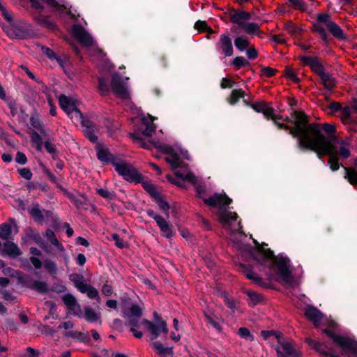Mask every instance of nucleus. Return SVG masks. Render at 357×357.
<instances>
[{"label":"nucleus","instance_id":"24","mask_svg":"<svg viewBox=\"0 0 357 357\" xmlns=\"http://www.w3.org/2000/svg\"><path fill=\"white\" fill-rule=\"evenodd\" d=\"M59 102L61 108L66 113L71 112L78 106V101L73 98L68 97L66 95L59 96Z\"/></svg>","mask_w":357,"mask_h":357},{"label":"nucleus","instance_id":"48","mask_svg":"<svg viewBox=\"0 0 357 357\" xmlns=\"http://www.w3.org/2000/svg\"><path fill=\"white\" fill-rule=\"evenodd\" d=\"M143 186L144 190L155 199L157 198V197H159L160 195V193L158 191L156 188L148 183H144Z\"/></svg>","mask_w":357,"mask_h":357},{"label":"nucleus","instance_id":"53","mask_svg":"<svg viewBox=\"0 0 357 357\" xmlns=\"http://www.w3.org/2000/svg\"><path fill=\"white\" fill-rule=\"evenodd\" d=\"M299 112H301V113H303L307 117V119L309 120L308 119V116L302 111H293L291 114H290V116H286L285 118H283L282 117V119L283 121H287V122H291L294 125V127H290V129L289 130V133L291 134V129H294L296 127V123H295V114L296 113H299Z\"/></svg>","mask_w":357,"mask_h":357},{"label":"nucleus","instance_id":"56","mask_svg":"<svg viewBox=\"0 0 357 357\" xmlns=\"http://www.w3.org/2000/svg\"><path fill=\"white\" fill-rule=\"evenodd\" d=\"M278 72L276 69L271 67H264L261 70V76L264 77H271Z\"/></svg>","mask_w":357,"mask_h":357},{"label":"nucleus","instance_id":"22","mask_svg":"<svg viewBox=\"0 0 357 357\" xmlns=\"http://www.w3.org/2000/svg\"><path fill=\"white\" fill-rule=\"evenodd\" d=\"M123 316L126 319L128 325L137 323V319L142 316V309L137 305H132L128 310L123 312Z\"/></svg>","mask_w":357,"mask_h":357},{"label":"nucleus","instance_id":"5","mask_svg":"<svg viewBox=\"0 0 357 357\" xmlns=\"http://www.w3.org/2000/svg\"><path fill=\"white\" fill-rule=\"evenodd\" d=\"M70 281H72L75 287L82 294H86L88 298L91 299H96L98 303H100V298L99 296L98 291L86 283L84 282L83 275L73 273L69 276Z\"/></svg>","mask_w":357,"mask_h":357},{"label":"nucleus","instance_id":"17","mask_svg":"<svg viewBox=\"0 0 357 357\" xmlns=\"http://www.w3.org/2000/svg\"><path fill=\"white\" fill-rule=\"evenodd\" d=\"M299 60L304 65L309 66L317 75L320 76L324 73V66L317 56H301L299 57Z\"/></svg>","mask_w":357,"mask_h":357},{"label":"nucleus","instance_id":"10","mask_svg":"<svg viewBox=\"0 0 357 357\" xmlns=\"http://www.w3.org/2000/svg\"><path fill=\"white\" fill-rule=\"evenodd\" d=\"M217 50L225 56H231L234 53L231 39L228 34H221L216 44Z\"/></svg>","mask_w":357,"mask_h":357},{"label":"nucleus","instance_id":"25","mask_svg":"<svg viewBox=\"0 0 357 357\" xmlns=\"http://www.w3.org/2000/svg\"><path fill=\"white\" fill-rule=\"evenodd\" d=\"M305 316L307 319L313 322L315 326H318L322 319V314L314 307H307L305 311Z\"/></svg>","mask_w":357,"mask_h":357},{"label":"nucleus","instance_id":"50","mask_svg":"<svg viewBox=\"0 0 357 357\" xmlns=\"http://www.w3.org/2000/svg\"><path fill=\"white\" fill-rule=\"evenodd\" d=\"M236 68H241L250 65V62L243 56H236L232 62Z\"/></svg>","mask_w":357,"mask_h":357},{"label":"nucleus","instance_id":"49","mask_svg":"<svg viewBox=\"0 0 357 357\" xmlns=\"http://www.w3.org/2000/svg\"><path fill=\"white\" fill-rule=\"evenodd\" d=\"M44 267L51 275H54L57 272L56 264L52 261L45 260L44 261Z\"/></svg>","mask_w":357,"mask_h":357},{"label":"nucleus","instance_id":"55","mask_svg":"<svg viewBox=\"0 0 357 357\" xmlns=\"http://www.w3.org/2000/svg\"><path fill=\"white\" fill-rule=\"evenodd\" d=\"M267 104L268 102L264 100L257 101L250 104V107L252 108L255 112L261 113Z\"/></svg>","mask_w":357,"mask_h":357},{"label":"nucleus","instance_id":"34","mask_svg":"<svg viewBox=\"0 0 357 357\" xmlns=\"http://www.w3.org/2000/svg\"><path fill=\"white\" fill-rule=\"evenodd\" d=\"M321 84L328 89H331L335 86V79L325 72L320 76Z\"/></svg>","mask_w":357,"mask_h":357},{"label":"nucleus","instance_id":"41","mask_svg":"<svg viewBox=\"0 0 357 357\" xmlns=\"http://www.w3.org/2000/svg\"><path fill=\"white\" fill-rule=\"evenodd\" d=\"M284 76L287 79L294 82V83H298L300 82V79L298 77L296 71L291 67H286L284 71Z\"/></svg>","mask_w":357,"mask_h":357},{"label":"nucleus","instance_id":"61","mask_svg":"<svg viewBox=\"0 0 357 357\" xmlns=\"http://www.w3.org/2000/svg\"><path fill=\"white\" fill-rule=\"evenodd\" d=\"M18 172L22 177L27 180H30L33 176L31 170L26 167L18 169Z\"/></svg>","mask_w":357,"mask_h":357},{"label":"nucleus","instance_id":"30","mask_svg":"<svg viewBox=\"0 0 357 357\" xmlns=\"http://www.w3.org/2000/svg\"><path fill=\"white\" fill-rule=\"evenodd\" d=\"M82 126L85 128L84 133L86 137L91 142H96L97 140V137L95 134V126L93 123L89 121H86Z\"/></svg>","mask_w":357,"mask_h":357},{"label":"nucleus","instance_id":"37","mask_svg":"<svg viewBox=\"0 0 357 357\" xmlns=\"http://www.w3.org/2000/svg\"><path fill=\"white\" fill-rule=\"evenodd\" d=\"M234 44L236 48L240 51H244L250 46V42L245 36H238L236 38Z\"/></svg>","mask_w":357,"mask_h":357},{"label":"nucleus","instance_id":"29","mask_svg":"<svg viewBox=\"0 0 357 357\" xmlns=\"http://www.w3.org/2000/svg\"><path fill=\"white\" fill-rule=\"evenodd\" d=\"M284 28L289 34L294 37H298L302 34L303 30L297 26L291 21H288L284 23Z\"/></svg>","mask_w":357,"mask_h":357},{"label":"nucleus","instance_id":"1","mask_svg":"<svg viewBox=\"0 0 357 357\" xmlns=\"http://www.w3.org/2000/svg\"><path fill=\"white\" fill-rule=\"evenodd\" d=\"M296 127L291 129V135L298 139L299 146L310 149L317 153L321 158L328 155V164L333 171L340 168L337 152L332 142L320 132V128L317 124L307 126V117L301 112L295 114Z\"/></svg>","mask_w":357,"mask_h":357},{"label":"nucleus","instance_id":"52","mask_svg":"<svg viewBox=\"0 0 357 357\" xmlns=\"http://www.w3.org/2000/svg\"><path fill=\"white\" fill-rule=\"evenodd\" d=\"M177 176L182 178L183 181H187L192 184H196L197 183V177L191 172L187 173L185 175L176 173V174Z\"/></svg>","mask_w":357,"mask_h":357},{"label":"nucleus","instance_id":"63","mask_svg":"<svg viewBox=\"0 0 357 357\" xmlns=\"http://www.w3.org/2000/svg\"><path fill=\"white\" fill-rule=\"evenodd\" d=\"M15 161L21 165H24L27 162L26 156L22 152H17L15 157Z\"/></svg>","mask_w":357,"mask_h":357},{"label":"nucleus","instance_id":"2","mask_svg":"<svg viewBox=\"0 0 357 357\" xmlns=\"http://www.w3.org/2000/svg\"><path fill=\"white\" fill-rule=\"evenodd\" d=\"M325 27L336 38H345L342 29L331 20V16L326 13H320L317 15V20L313 25V30L320 35L323 40L326 41L328 36Z\"/></svg>","mask_w":357,"mask_h":357},{"label":"nucleus","instance_id":"18","mask_svg":"<svg viewBox=\"0 0 357 357\" xmlns=\"http://www.w3.org/2000/svg\"><path fill=\"white\" fill-rule=\"evenodd\" d=\"M232 200L225 194H214L213 196L204 200V202L210 206L222 207L229 205Z\"/></svg>","mask_w":357,"mask_h":357},{"label":"nucleus","instance_id":"46","mask_svg":"<svg viewBox=\"0 0 357 357\" xmlns=\"http://www.w3.org/2000/svg\"><path fill=\"white\" fill-rule=\"evenodd\" d=\"M98 90L100 91L101 95L105 96L109 91V82L107 79L105 78H99L98 79Z\"/></svg>","mask_w":357,"mask_h":357},{"label":"nucleus","instance_id":"13","mask_svg":"<svg viewBox=\"0 0 357 357\" xmlns=\"http://www.w3.org/2000/svg\"><path fill=\"white\" fill-rule=\"evenodd\" d=\"M351 140L350 138L336 139L335 141V150L337 152V155L342 158H348L350 155V146Z\"/></svg>","mask_w":357,"mask_h":357},{"label":"nucleus","instance_id":"42","mask_svg":"<svg viewBox=\"0 0 357 357\" xmlns=\"http://www.w3.org/2000/svg\"><path fill=\"white\" fill-rule=\"evenodd\" d=\"M340 119L343 123L348 124L351 120V108L348 106L343 107L340 110Z\"/></svg>","mask_w":357,"mask_h":357},{"label":"nucleus","instance_id":"44","mask_svg":"<svg viewBox=\"0 0 357 357\" xmlns=\"http://www.w3.org/2000/svg\"><path fill=\"white\" fill-rule=\"evenodd\" d=\"M310 123H309L310 125ZM312 124H316V123H312ZM320 128V132L321 133V130H324L328 135H333L336 132V128L334 124L330 123H323L319 124L317 123ZM307 126H308V122L307 123Z\"/></svg>","mask_w":357,"mask_h":357},{"label":"nucleus","instance_id":"12","mask_svg":"<svg viewBox=\"0 0 357 357\" xmlns=\"http://www.w3.org/2000/svg\"><path fill=\"white\" fill-rule=\"evenodd\" d=\"M72 34L84 46L91 47L93 45V40L92 37L80 25H73L71 29Z\"/></svg>","mask_w":357,"mask_h":357},{"label":"nucleus","instance_id":"28","mask_svg":"<svg viewBox=\"0 0 357 357\" xmlns=\"http://www.w3.org/2000/svg\"><path fill=\"white\" fill-rule=\"evenodd\" d=\"M4 250L8 255L13 257H17L22 254V252L18 246L11 241H7L5 243Z\"/></svg>","mask_w":357,"mask_h":357},{"label":"nucleus","instance_id":"57","mask_svg":"<svg viewBox=\"0 0 357 357\" xmlns=\"http://www.w3.org/2000/svg\"><path fill=\"white\" fill-rule=\"evenodd\" d=\"M290 6L294 9L299 10H304L305 9V4L303 0H288Z\"/></svg>","mask_w":357,"mask_h":357},{"label":"nucleus","instance_id":"4","mask_svg":"<svg viewBox=\"0 0 357 357\" xmlns=\"http://www.w3.org/2000/svg\"><path fill=\"white\" fill-rule=\"evenodd\" d=\"M154 322L146 319L142 321L145 331L149 334L151 340H155L162 334L167 335L168 333V328L166 321L162 320L157 312H154Z\"/></svg>","mask_w":357,"mask_h":357},{"label":"nucleus","instance_id":"16","mask_svg":"<svg viewBox=\"0 0 357 357\" xmlns=\"http://www.w3.org/2000/svg\"><path fill=\"white\" fill-rule=\"evenodd\" d=\"M21 282L27 288L41 294L47 293L49 291L47 283L43 281L33 280L29 277H26L22 279Z\"/></svg>","mask_w":357,"mask_h":357},{"label":"nucleus","instance_id":"14","mask_svg":"<svg viewBox=\"0 0 357 357\" xmlns=\"http://www.w3.org/2000/svg\"><path fill=\"white\" fill-rule=\"evenodd\" d=\"M111 87L112 91L116 96L122 99H128L130 98V93L127 87L119 77L116 76L112 77Z\"/></svg>","mask_w":357,"mask_h":357},{"label":"nucleus","instance_id":"26","mask_svg":"<svg viewBox=\"0 0 357 357\" xmlns=\"http://www.w3.org/2000/svg\"><path fill=\"white\" fill-rule=\"evenodd\" d=\"M245 33L248 35L254 36L256 35L259 38H263L264 33L260 29V26L255 22H248L245 25H243L241 28Z\"/></svg>","mask_w":357,"mask_h":357},{"label":"nucleus","instance_id":"43","mask_svg":"<svg viewBox=\"0 0 357 357\" xmlns=\"http://www.w3.org/2000/svg\"><path fill=\"white\" fill-rule=\"evenodd\" d=\"M246 294L249 297L250 301L248 303L250 306H255L262 301V296L259 294L253 291H248Z\"/></svg>","mask_w":357,"mask_h":357},{"label":"nucleus","instance_id":"54","mask_svg":"<svg viewBox=\"0 0 357 357\" xmlns=\"http://www.w3.org/2000/svg\"><path fill=\"white\" fill-rule=\"evenodd\" d=\"M45 236L47 240L51 242L52 244L59 246L60 245L58 239L56 238L54 231L52 229H47L45 231Z\"/></svg>","mask_w":357,"mask_h":357},{"label":"nucleus","instance_id":"11","mask_svg":"<svg viewBox=\"0 0 357 357\" xmlns=\"http://www.w3.org/2000/svg\"><path fill=\"white\" fill-rule=\"evenodd\" d=\"M278 357H300L301 352L296 349L291 341L280 343V346L276 349Z\"/></svg>","mask_w":357,"mask_h":357},{"label":"nucleus","instance_id":"3","mask_svg":"<svg viewBox=\"0 0 357 357\" xmlns=\"http://www.w3.org/2000/svg\"><path fill=\"white\" fill-rule=\"evenodd\" d=\"M271 271H275L278 276V278H274L270 274L269 279L271 280H281L287 284L292 280V275L289 270V260L287 258L281 257L275 259L271 267Z\"/></svg>","mask_w":357,"mask_h":357},{"label":"nucleus","instance_id":"60","mask_svg":"<svg viewBox=\"0 0 357 357\" xmlns=\"http://www.w3.org/2000/svg\"><path fill=\"white\" fill-rule=\"evenodd\" d=\"M238 334L241 337L250 340H253V336L251 335L250 331L245 327H241L238 330Z\"/></svg>","mask_w":357,"mask_h":357},{"label":"nucleus","instance_id":"62","mask_svg":"<svg viewBox=\"0 0 357 357\" xmlns=\"http://www.w3.org/2000/svg\"><path fill=\"white\" fill-rule=\"evenodd\" d=\"M195 28L199 32H205L208 29H211L207 24L204 21H197L195 24Z\"/></svg>","mask_w":357,"mask_h":357},{"label":"nucleus","instance_id":"20","mask_svg":"<svg viewBox=\"0 0 357 357\" xmlns=\"http://www.w3.org/2000/svg\"><path fill=\"white\" fill-rule=\"evenodd\" d=\"M62 300L70 314L76 316H80V305L77 303L75 298L72 294H65L63 296Z\"/></svg>","mask_w":357,"mask_h":357},{"label":"nucleus","instance_id":"19","mask_svg":"<svg viewBox=\"0 0 357 357\" xmlns=\"http://www.w3.org/2000/svg\"><path fill=\"white\" fill-rule=\"evenodd\" d=\"M161 149L166 154L165 161L171 165L172 169L178 168L180 165V158L177 153L167 145L163 146Z\"/></svg>","mask_w":357,"mask_h":357},{"label":"nucleus","instance_id":"51","mask_svg":"<svg viewBox=\"0 0 357 357\" xmlns=\"http://www.w3.org/2000/svg\"><path fill=\"white\" fill-rule=\"evenodd\" d=\"M131 137L133 139L134 142H135L137 144H139V146L144 148V149H149L150 148V142H145L142 139V137L139 136V134H132Z\"/></svg>","mask_w":357,"mask_h":357},{"label":"nucleus","instance_id":"15","mask_svg":"<svg viewBox=\"0 0 357 357\" xmlns=\"http://www.w3.org/2000/svg\"><path fill=\"white\" fill-rule=\"evenodd\" d=\"M228 15L230 21L234 24H238L241 28L243 27V25H245V21L249 20L251 18V14L250 13L243 10H237L234 8L229 9Z\"/></svg>","mask_w":357,"mask_h":357},{"label":"nucleus","instance_id":"40","mask_svg":"<svg viewBox=\"0 0 357 357\" xmlns=\"http://www.w3.org/2000/svg\"><path fill=\"white\" fill-rule=\"evenodd\" d=\"M144 123L145 125V128L142 130V135L148 137H151L156 130V126L153 123V119L149 122H144Z\"/></svg>","mask_w":357,"mask_h":357},{"label":"nucleus","instance_id":"21","mask_svg":"<svg viewBox=\"0 0 357 357\" xmlns=\"http://www.w3.org/2000/svg\"><path fill=\"white\" fill-rule=\"evenodd\" d=\"M267 119H271L280 129H290L289 126L284 123H278V120L282 119V116L275 114L274 109L268 103L266 105L264 111L261 112Z\"/></svg>","mask_w":357,"mask_h":357},{"label":"nucleus","instance_id":"31","mask_svg":"<svg viewBox=\"0 0 357 357\" xmlns=\"http://www.w3.org/2000/svg\"><path fill=\"white\" fill-rule=\"evenodd\" d=\"M152 347L155 350L157 354L161 356H172V348L165 347L160 342H155L152 344Z\"/></svg>","mask_w":357,"mask_h":357},{"label":"nucleus","instance_id":"36","mask_svg":"<svg viewBox=\"0 0 357 357\" xmlns=\"http://www.w3.org/2000/svg\"><path fill=\"white\" fill-rule=\"evenodd\" d=\"M345 178L353 185H357V171L353 167H344Z\"/></svg>","mask_w":357,"mask_h":357},{"label":"nucleus","instance_id":"23","mask_svg":"<svg viewBox=\"0 0 357 357\" xmlns=\"http://www.w3.org/2000/svg\"><path fill=\"white\" fill-rule=\"evenodd\" d=\"M18 232V227L14 219L10 218L9 222L3 223L0 225V238L3 240L8 239L12 231Z\"/></svg>","mask_w":357,"mask_h":357},{"label":"nucleus","instance_id":"38","mask_svg":"<svg viewBox=\"0 0 357 357\" xmlns=\"http://www.w3.org/2000/svg\"><path fill=\"white\" fill-rule=\"evenodd\" d=\"M246 278L249 280H251L255 284H258L259 286H264V282L262 278L259 277L255 273H254L251 270L245 269L243 271Z\"/></svg>","mask_w":357,"mask_h":357},{"label":"nucleus","instance_id":"9","mask_svg":"<svg viewBox=\"0 0 357 357\" xmlns=\"http://www.w3.org/2000/svg\"><path fill=\"white\" fill-rule=\"evenodd\" d=\"M148 215L156 222L160 231L163 233L164 236L167 238H171L174 236V232L173 227L170 225L165 218L156 214L152 209H149L146 211Z\"/></svg>","mask_w":357,"mask_h":357},{"label":"nucleus","instance_id":"32","mask_svg":"<svg viewBox=\"0 0 357 357\" xmlns=\"http://www.w3.org/2000/svg\"><path fill=\"white\" fill-rule=\"evenodd\" d=\"M67 115L74 121L75 123H81L82 126L87 121L84 119L83 114L80 110L78 109L77 107L73 109L71 112L68 113Z\"/></svg>","mask_w":357,"mask_h":357},{"label":"nucleus","instance_id":"35","mask_svg":"<svg viewBox=\"0 0 357 357\" xmlns=\"http://www.w3.org/2000/svg\"><path fill=\"white\" fill-rule=\"evenodd\" d=\"M245 92L241 89H234L231 91L230 96L228 98V102L230 105L236 104L240 98H244Z\"/></svg>","mask_w":357,"mask_h":357},{"label":"nucleus","instance_id":"64","mask_svg":"<svg viewBox=\"0 0 357 357\" xmlns=\"http://www.w3.org/2000/svg\"><path fill=\"white\" fill-rule=\"evenodd\" d=\"M101 292L106 296H110L113 292L112 287L109 284H105L102 287Z\"/></svg>","mask_w":357,"mask_h":357},{"label":"nucleus","instance_id":"47","mask_svg":"<svg viewBox=\"0 0 357 357\" xmlns=\"http://www.w3.org/2000/svg\"><path fill=\"white\" fill-rule=\"evenodd\" d=\"M31 139L36 149L38 151H40L42 149L43 141L40 135L38 132L33 131L31 134Z\"/></svg>","mask_w":357,"mask_h":357},{"label":"nucleus","instance_id":"8","mask_svg":"<svg viewBox=\"0 0 357 357\" xmlns=\"http://www.w3.org/2000/svg\"><path fill=\"white\" fill-rule=\"evenodd\" d=\"M324 333L346 352L357 353V344L349 337L335 335L330 330H325Z\"/></svg>","mask_w":357,"mask_h":357},{"label":"nucleus","instance_id":"59","mask_svg":"<svg viewBox=\"0 0 357 357\" xmlns=\"http://www.w3.org/2000/svg\"><path fill=\"white\" fill-rule=\"evenodd\" d=\"M44 1L50 6L56 8L59 11H63L67 9V7L63 4H60L56 0H44Z\"/></svg>","mask_w":357,"mask_h":357},{"label":"nucleus","instance_id":"39","mask_svg":"<svg viewBox=\"0 0 357 357\" xmlns=\"http://www.w3.org/2000/svg\"><path fill=\"white\" fill-rule=\"evenodd\" d=\"M155 201L158 204L160 209H161L165 213L166 217L168 218L169 217V204L163 199L161 195L159 197H157V198L155 199Z\"/></svg>","mask_w":357,"mask_h":357},{"label":"nucleus","instance_id":"45","mask_svg":"<svg viewBox=\"0 0 357 357\" xmlns=\"http://www.w3.org/2000/svg\"><path fill=\"white\" fill-rule=\"evenodd\" d=\"M84 317L90 322L96 321L99 318L98 314L89 307H84Z\"/></svg>","mask_w":357,"mask_h":357},{"label":"nucleus","instance_id":"6","mask_svg":"<svg viewBox=\"0 0 357 357\" xmlns=\"http://www.w3.org/2000/svg\"><path fill=\"white\" fill-rule=\"evenodd\" d=\"M219 220L222 227L231 233L241 231L242 226L241 220L236 212L222 211L218 215Z\"/></svg>","mask_w":357,"mask_h":357},{"label":"nucleus","instance_id":"27","mask_svg":"<svg viewBox=\"0 0 357 357\" xmlns=\"http://www.w3.org/2000/svg\"><path fill=\"white\" fill-rule=\"evenodd\" d=\"M97 151V157L99 160H100L103 163H109L112 162L114 165V163H117L114 160V158L112 155L108 151L107 149L102 147L100 146H98L96 147Z\"/></svg>","mask_w":357,"mask_h":357},{"label":"nucleus","instance_id":"58","mask_svg":"<svg viewBox=\"0 0 357 357\" xmlns=\"http://www.w3.org/2000/svg\"><path fill=\"white\" fill-rule=\"evenodd\" d=\"M261 335L264 337V340H267L271 336H275V338L280 342V339L281 337V334L275 331H261Z\"/></svg>","mask_w":357,"mask_h":357},{"label":"nucleus","instance_id":"33","mask_svg":"<svg viewBox=\"0 0 357 357\" xmlns=\"http://www.w3.org/2000/svg\"><path fill=\"white\" fill-rule=\"evenodd\" d=\"M29 212L36 222L42 223L44 221V215L38 204L33 206Z\"/></svg>","mask_w":357,"mask_h":357},{"label":"nucleus","instance_id":"7","mask_svg":"<svg viewBox=\"0 0 357 357\" xmlns=\"http://www.w3.org/2000/svg\"><path fill=\"white\" fill-rule=\"evenodd\" d=\"M116 171L128 181L139 183L141 174L130 165L124 162L114 163Z\"/></svg>","mask_w":357,"mask_h":357}]
</instances>
